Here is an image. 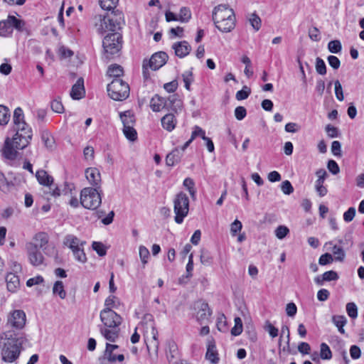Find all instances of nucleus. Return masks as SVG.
<instances>
[{"instance_id":"obj_51","label":"nucleus","mask_w":364,"mask_h":364,"mask_svg":"<svg viewBox=\"0 0 364 364\" xmlns=\"http://www.w3.org/2000/svg\"><path fill=\"white\" fill-rule=\"evenodd\" d=\"M316 70L320 75H325L326 73V66L324 61L320 58H317L316 61Z\"/></svg>"},{"instance_id":"obj_5","label":"nucleus","mask_w":364,"mask_h":364,"mask_svg":"<svg viewBox=\"0 0 364 364\" xmlns=\"http://www.w3.org/2000/svg\"><path fill=\"white\" fill-rule=\"evenodd\" d=\"M107 92L109 97L116 101L126 100L129 95V85L120 78H114L107 85Z\"/></svg>"},{"instance_id":"obj_35","label":"nucleus","mask_w":364,"mask_h":364,"mask_svg":"<svg viewBox=\"0 0 364 364\" xmlns=\"http://www.w3.org/2000/svg\"><path fill=\"white\" fill-rule=\"evenodd\" d=\"M14 127L20 124L21 122H25L24 114L21 107H17L14 109L13 115Z\"/></svg>"},{"instance_id":"obj_34","label":"nucleus","mask_w":364,"mask_h":364,"mask_svg":"<svg viewBox=\"0 0 364 364\" xmlns=\"http://www.w3.org/2000/svg\"><path fill=\"white\" fill-rule=\"evenodd\" d=\"M53 294L58 295L62 299L66 297V291L64 289V285L62 281H57L55 282L53 287Z\"/></svg>"},{"instance_id":"obj_14","label":"nucleus","mask_w":364,"mask_h":364,"mask_svg":"<svg viewBox=\"0 0 364 364\" xmlns=\"http://www.w3.org/2000/svg\"><path fill=\"white\" fill-rule=\"evenodd\" d=\"M26 249L29 262L32 265L37 267L43 264L44 257L40 249H36L32 245H26Z\"/></svg>"},{"instance_id":"obj_2","label":"nucleus","mask_w":364,"mask_h":364,"mask_svg":"<svg viewBox=\"0 0 364 364\" xmlns=\"http://www.w3.org/2000/svg\"><path fill=\"white\" fill-rule=\"evenodd\" d=\"M102 326L100 327L102 336L109 342H115L119 338L122 318L112 309H103L100 314Z\"/></svg>"},{"instance_id":"obj_25","label":"nucleus","mask_w":364,"mask_h":364,"mask_svg":"<svg viewBox=\"0 0 364 364\" xmlns=\"http://www.w3.org/2000/svg\"><path fill=\"white\" fill-rule=\"evenodd\" d=\"M36 176L40 184L46 186H53V178L46 171L39 170L36 172Z\"/></svg>"},{"instance_id":"obj_48","label":"nucleus","mask_w":364,"mask_h":364,"mask_svg":"<svg viewBox=\"0 0 364 364\" xmlns=\"http://www.w3.org/2000/svg\"><path fill=\"white\" fill-rule=\"evenodd\" d=\"M346 311L348 315L352 318H355L358 316V308L355 303L350 302L346 304Z\"/></svg>"},{"instance_id":"obj_46","label":"nucleus","mask_w":364,"mask_h":364,"mask_svg":"<svg viewBox=\"0 0 364 364\" xmlns=\"http://www.w3.org/2000/svg\"><path fill=\"white\" fill-rule=\"evenodd\" d=\"M274 232L276 237L279 240H282L288 235L289 230L287 226L279 225Z\"/></svg>"},{"instance_id":"obj_55","label":"nucleus","mask_w":364,"mask_h":364,"mask_svg":"<svg viewBox=\"0 0 364 364\" xmlns=\"http://www.w3.org/2000/svg\"><path fill=\"white\" fill-rule=\"evenodd\" d=\"M333 255L330 253H325L322 255L318 259V263L320 265L324 266L328 264H331L333 261Z\"/></svg>"},{"instance_id":"obj_8","label":"nucleus","mask_w":364,"mask_h":364,"mask_svg":"<svg viewBox=\"0 0 364 364\" xmlns=\"http://www.w3.org/2000/svg\"><path fill=\"white\" fill-rule=\"evenodd\" d=\"M26 323V313L21 309L13 310L9 313L6 320V326L11 328V331L16 333V331L22 330Z\"/></svg>"},{"instance_id":"obj_22","label":"nucleus","mask_w":364,"mask_h":364,"mask_svg":"<svg viewBox=\"0 0 364 364\" xmlns=\"http://www.w3.org/2000/svg\"><path fill=\"white\" fill-rule=\"evenodd\" d=\"M325 246H329L331 247L334 260L338 262H343L346 257V252L341 245H337L333 244V242L330 241L326 242Z\"/></svg>"},{"instance_id":"obj_36","label":"nucleus","mask_w":364,"mask_h":364,"mask_svg":"<svg viewBox=\"0 0 364 364\" xmlns=\"http://www.w3.org/2000/svg\"><path fill=\"white\" fill-rule=\"evenodd\" d=\"M107 74L110 77H114L115 78H119L123 74V69L122 66L114 64L112 65L109 67L107 70Z\"/></svg>"},{"instance_id":"obj_7","label":"nucleus","mask_w":364,"mask_h":364,"mask_svg":"<svg viewBox=\"0 0 364 364\" xmlns=\"http://www.w3.org/2000/svg\"><path fill=\"white\" fill-rule=\"evenodd\" d=\"M175 221L178 224L183 223L189 210V199L183 192L178 193L173 200Z\"/></svg>"},{"instance_id":"obj_60","label":"nucleus","mask_w":364,"mask_h":364,"mask_svg":"<svg viewBox=\"0 0 364 364\" xmlns=\"http://www.w3.org/2000/svg\"><path fill=\"white\" fill-rule=\"evenodd\" d=\"M331 152L336 156H341V144L338 141H333L332 142Z\"/></svg>"},{"instance_id":"obj_30","label":"nucleus","mask_w":364,"mask_h":364,"mask_svg":"<svg viewBox=\"0 0 364 364\" xmlns=\"http://www.w3.org/2000/svg\"><path fill=\"white\" fill-rule=\"evenodd\" d=\"M200 136L202 139H204L205 136V132L198 126H195L193 127V131L192 132L191 139L187 141L184 145L181 147V151H183L185 149L190 145V144L197 137Z\"/></svg>"},{"instance_id":"obj_63","label":"nucleus","mask_w":364,"mask_h":364,"mask_svg":"<svg viewBox=\"0 0 364 364\" xmlns=\"http://www.w3.org/2000/svg\"><path fill=\"white\" fill-rule=\"evenodd\" d=\"M328 169L333 174L336 175L339 173L340 168L334 160H329L327 165Z\"/></svg>"},{"instance_id":"obj_39","label":"nucleus","mask_w":364,"mask_h":364,"mask_svg":"<svg viewBox=\"0 0 364 364\" xmlns=\"http://www.w3.org/2000/svg\"><path fill=\"white\" fill-rule=\"evenodd\" d=\"M178 17L179 21L188 22L191 18V12L188 8L182 7Z\"/></svg>"},{"instance_id":"obj_1","label":"nucleus","mask_w":364,"mask_h":364,"mask_svg":"<svg viewBox=\"0 0 364 364\" xmlns=\"http://www.w3.org/2000/svg\"><path fill=\"white\" fill-rule=\"evenodd\" d=\"M16 132L12 139L6 138L2 149L3 156L10 160L16 159L18 149H23L30 143L33 133L31 127L25 122L14 127Z\"/></svg>"},{"instance_id":"obj_38","label":"nucleus","mask_w":364,"mask_h":364,"mask_svg":"<svg viewBox=\"0 0 364 364\" xmlns=\"http://www.w3.org/2000/svg\"><path fill=\"white\" fill-rule=\"evenodd\" d=\"M139 254L140 259L143 264V267H144L145 265L147 264L148 259L150 256L149 251L145 246L141 245V246H139Z\"/></svg>"},{"instance_id":"obj_28","label":"nucleus","mask_w":364,"mask_h":364,"mask_svg":"<svg viewBox=\"0 0 364 364\" xmlns=\"http://www.w3.org/2000/svg\"><path fill=\"white\" fill-rule=\"evenodd\" d=\"M119 117L123 124V127L134 126L136 120L134 114L132 111L127 110L124 112H120Z\"/></svg>"},{"instance_id":"obj_10","label":"nucleus","mask_w":364,"mask_h":364,"mask_svg":"<svg viewBox=\"0 0 364 364\" xmlns=\"http://www.w3.org/2000/svg\"><path fill=\"white\" fill-rule=\"evenodd\" d=\"M168 55L165 52H157L153 54L146 63L145 60L143 63V73L146 75L147 67H149L153 70H156L161 68L166 63Z\"/></svg>"},{"instance_id":"obj_11","label":"nucleus","mask_w":364,"mask_h":364,"mask_svg":"<svg viewBox=\"0 0 364 364\" xmlns=\"http://www.w3.org/2000/svg\"><path fill=\"white\" fill-rule=\"evenodd\" d=\"M95 27L100 34H103L107 31H114L116 26L112 20L108 16L103 15H96L94 18Z\"/></svg>"},{"instance_id":"obj_17","label":"nucleus","mask_w":364,"mask_h":364,"mask_svg":"<svg viewBox=\"0 0 364 364\" xmlns=\"http://www.w3.org/2000/svg\"><path fill=\"white\" fill-rule=\"evenodd\" d=\"M6 282V288L11 293L16 292L20 287V279L16 274L9 272L5 278Z\"/></svg>"},{"instance_id":"obj_24","label":"nucleus","mask_w":364,"mask_h":364,"mask_svg":"<svg viewBox=\"0 0 364 364\" xmlns=\"http://www.w3.org/2000/svg\"><path fill=\"white\" fill-rule=\"evenodd\" d=\"M161 125L164 129H166L168 132L172 131L176 125V119L175 116L172 113H169L166 114L161 118Z\"/></svg>"},{"instance_id":"obj_23","label":"nucleus","mask_w":364,"mask_h":364,"mask_svg":"<svg viewBox=\"0 0 364 364\" xmlns=\"http://www.w3.org/2000/svg\"><path fill=\"white\" fill-rule=\"evenodd\" d=\"M166 99L159 96L154 95L150 101V107L153 112H160L163 109H166Z\"/></svg>"},{"instance_id":"obj_9","label":"nucleus","mask_w":364,"mask_h":364,"mask_svg":"<svg viewBox=\"0 0 364 364\" xmlns=\"http://www.w3.org/2000/svg\"><path fill=\"white\" fill-rule=\"evenodd\" d=\"M24 23L14 16H9L7 19L0 21V36L7 37L13 32V28L21 30Z\"/></svg>"},{"instance_id":"obj_12","label":"nucleus","mask_w":364,"mask_h":364,"mask_svg":"<svg viewBox=\"0 0 364 364\" xmlns=\"http://www.w3.org/2000/svg\"><path fill=\"white\" fill-rule=\"evenodd\" d=\"M196 318L200 324L208 323L211 316V311L207 303L198 301L196 304Z\"/></svg>"},{"instance_id":"obj_18","label":"nucleus","mask_w":364,"mask_h":364,"mask_svg":"<svg viewBox=\"0 0 364 364\" xmlns=\"http://www.w3.org/2000/svg\"><path fill=\"white\" fill-rule=\"evenodd\" d=\"M85 94L84 80L80 77L77 80L75 84L73 85L70 91V97L73 100H80L85 96Z\"/></svg>"},{"instance_id":"obj_41","label":"nucleus","mask_w":364,"mask_h":364,"mask_svg":"<svg viewBox=\"0 0 364 364\" xmlns=\"http://www.w3.org/2000/svg\"><path fill=\"white\" fill-rule=\"evenodd\" d=\"M119 0H100V5L104 10L110 11L115 8Z\"/></svg>"},{"instance_id":"obj_32","label":"nucleus","mask_w":364,"mask_h":364,"mask_svg":"<svg viewBox=\"0 0 364 364\" xmlns=\"http://www.w3.org/2000/svg\"><path fill=\"white\" fill-rule=\"evenodd\" d=\"M247 20L255 31L260 29L262 21L260 17L255 12L248 14Z\"/></svg>"},{"instance_id":"obj_29","label":"nucleus","mask_w":364,"mask_h":364,"mask_svg":"<svg viewBox=\"0 0 364 364\" xmlns=\"http://www.w3.org/2000/svg\"><path fill=\"white\" fill-rule=\"evenodd\" d=\"M205 358L213 364L218 363L219 358L214 342L208 343Z\"/></svg>"},{"instance_id":"obj_44","label":"nucleus","mask_w":364,"mask_h":364,"mask_svg":"<svg viewBox=\"0 0 364 364\" xmlns=\"http://www.w3.org/2000/svg\"><path fill=\"white\" fill-rule=\"evenodd\" d=\"M328 49L332 53H340L342 49L341 43L338 40L331 41L328 44Z\"/></svg>"},{"instance_id":"obj_61","label":"nucleus","mask_w":364,"mask_h":364,"mask_svg":"<svg viewBox=\"0 0 364 364\" xmlns=\"http://www.w3.org/2000/svg\"><path fill=\"white\" fill-rule=\"evenodd\" d=\"M247 114L246 109L244 107L239 106L235 109V116L237 120L243 119Z\"/></svg>"},{"instance_id":"obj_49","label":"nucleus","mask_w":364,"mask_h":364,"mask_svg":"<svg viewBox=\"0 0 364 364\" xmlns=\"http://www.w3.org/2000/svg\"><path fill=\"white\" fill-rule=\"evenodd\" d=\"M251 93V90L247 86H244L242 90L237 92L235 97L237 100L247 99Z\"/></svg>"},{"instance_id":"obj_19","label":"nucleus","mask_w":364,"mask_h":364,"mask_svg":"<svg viewBox=\"0 0 364 364\" xmlns=\"http://www.w3.org/2000/svg\"><path fill=\"white\" fill-rule=\"evenodd\" d=\"M48 242V236L45 232H38L33 237L32 241L26 245H32L36 249H44Z\"/></svg>"},{"instance_id":"obj_57","label":"nucleus","mask_w":364,"mask_h":364,"mask_svg":"<svg viewBox=\"0 0 364 364\" xmlns=\"http://www.w3.org/2000/svg\"><path fill=\"white\" fill-rule=\"evenodd\" d=\"M322 275L323 279H325L326 282L336 281L338 279L337 272L333 270L327 271Z\"/></svg>"},{"instance_id":"obj_40","label":"nucleus","mask_w":364,"mask_h":364,"mask_svg":"<svg viewBox=\"0 0 364 364\" xmlns=\"http://www.w3.org/2000/svg\"><path fill=\"white\" fill-rule=\"evenodd\" d=\"M183 81L184 82V86L187 90H191V85L193 81V73L190 70L185 71L182 74Z\"/></svg>"},{"instance_id":"obj_59","label":"nucleus","mask_w":364,"mask_h":364,"mask_svg":"<svg viewBox=\"0 0 364 364\" xmlns=\"http://www.w3.org/2000/svg\"><path fill=\"white\" fill-rule=\"evenodd\" d=\"M332 321L336 327H343L346 324L347 320L344 316H333Z\"/></svg>"},{"instance_id":"obj_37","label":"nucleus","mask_w":364,"mask_h":364,"mask_svg":"<svg viewBox=\"0 0 364 364\" xmlns=\"http://www.w3.org/2000/svg\"><path fill=\"white\" fill-rule=\"evenodd\" d=\"M123 133L126 138L129 141H134L137 138V133L134 126H128L123 127Z\"/></svg>"},{"instance_id":"obj_53","label":"nucleus","mask_w":364,"mask_h":364,"mask_svg":"<svg viewBox=\"0 0 364 364\" xmlns=\"http://www.w3.org/2000/svg\"><path fill=\"white\" fill-rule=\"evenodd\" d=\"M334 87L335 94L337 100L339 101H343L344 99V96L343 92V88L339 80H337L334 82Z\"/></svg>"},{"instance_id":"obj_45","label":"nucleus","mask_w":364,"mask_h":364,"mask_svg":"<svg viewBox=\"0 0 364 364\" xmlns=\"http://www.w3.org/2000/svg\"><path fill=\"white\" fill-rule=\"evenodd\" d=\"M73 253L75 259L78 262L85 263L87 261V257L82 247L73 251Z\"/></svg>"},{"instance_id":"obj_54","label":"nucleus","mask_w":364,"mask_h":364,"mask_svg":"<svg viewBox=\"0 0 364 364\" xmlns=\"http://www.w3.org/2000/svg\"><path fill=\"white\" fill-rule=\"evenodd\" d=\"M92 247V249L96 251L100 256H105L106 255L105 247L102 242H93Z\"/></svg>"},{"instance_id":"obj_31","label":"nucleus","mask_w":364,"mask_h":364,"mask_svg":"<svg viewBox=\"0 0 364 364\" xmlns=\"http://www.w3.org/2000/svg\"><path fill=\"white\" fill-rule=\"evenodd\" d=\"M41 140L44 144V146L48 149H53L54 148L55 141L51 134L46 129L42 130L41 132Z\"/></svg>"},{"instance_id":"obj_64","label":"nucleus","mask_w":364,"mask_h":364,"mask_svg":"<svg viewBox=\"0 0 364 364\" xmlns=\"http://www.w3.org/2000/svg\"><path fill=\"white\" fill-rule=\"evenodd\" d=\"M328 62L330 66L335 70H337L341 65L340 60L335 55H329L328 57Z\"/></svg>"},{"instance_id":"obj_3","label":"nucleus","mask_w":364,"mask_h":364,"mask_svg":"<svg viewBox=\"0 0 364 364\" xmlns=\"http://www.w3.org/2000/svg\"><path fill=\"white\" fill-rule=\"evenodd\" d=\"M20 338L12 331H7L0 336L2 360L5 362L14 361L20 354Z\"/></svg>"},{"instance_id":"obj_43","label":"nucleus","mask_w":364,"mask_h":364,"mask_svg":"<svg viewBox=\"0 0 364 364\" xmlns=\"http://www.w3.org/2000/svg\"><path fill=\"white\" fill-rule=\"evenodd\" d=\"M235 326L231 330V333L233 336H239L242 332V322L240 317H235Z\"/></svg>"},{"instance_id":"obj_16","label":"nucleus","mask_w":364,"mask_h":364,"mask_svg":"<svg viewBox=\"0 0 364 364\" xmlns=\"http://www.w3.org/2000/svg\"><path fill=\"white\" fill-rule=\"evenodd\" d=\"M172 48L174 50L176 55L181 58L188 55L191 50V46L186 41L173 43Z\"/></svg>"},{"instance_id":"obj_50","label":"nucleus","mask_w":364,"mask_h":364,"mask_svg":"<svg viewBox=\"0 0 364 364\" xmlns=\"http://www.w3.org/2000/svg\"><path fill=\"white\" fill-rule=\"evenodd\" d=\"M50 107L52 110L56 113L61 114L64 112V107L61 101L58 99L53 100L51 102Z\"/></svg>"},{"instance_id":"obj_26","label":"nucleus","mask_w":364,"mask_h":364,"mask_svg":"<svg viewBox=\"0 0 364 364\" xmlns=\"http://www.w3.org/2000/svg\"><path fill=\"white\" fill-rule=\"evenodd\" d=\"M166 109L177 112L182 106V102L176 95L169 96L166 99Z\"/></svg>"},{"instance_id":"obj_47","label":"nucleus","mask_w":364,"mask_h":364,"mask_svg":"<svg viewBox=\"0 0 364 364\" xmlns=\"http://www.w3.org/2000/svg\"><path fill=\"white\" fill-rule=\"evenodd\" d=\"M183 186L188 189L190 195L193 198L196 195V189L194 188L195 183L191 178H186L183 181Z\"/></svg>"},{"instance_id":"obj_27","label":"nucleus","mask_w":364,"mask_h":364,"mask_svg":"<svg viewBox=\"0 0 364 364\" xmlns=\"http://www.w3.org/2000/svg\"><path fill=\"white\" fill-rule=\"evenodd\" d=\"M182 152L176 148L171 153H169L166 157V164L167 166H173L176 164H178L182 157Z\"/></svg>"},{"instance_id":"obj_56","label":"nucleus","mask_w":364,"mask_h":364,"mask_svg":"<svg viewBox=\"0 0 364 364\" xmlns=\"http://www.w3.org/2000/svg\"><path fill=\"white\" fill-rule=\"evenodd\" d=\"M242 228V223L236 219L230 225V233L232 236H235L237 232L241 231Z\"/></svg>"},{"instance_id":"obj_58","label":"nucleus","mask_w":364,"mask_h":364,"mask_svg":"<svg viewBox=\"0 0 364 364\" xmlns=\"http://www.w3.org/2000/svg\"><path fill=\"white\" fill-rule=\"evenodd\" d=\"M281 189L282 192L286 195H290L294 192V188L291 183L286 180L282 183Z\"/></svg>"},{"instance_id":"obj_62","label":"nucleus","mask_w":364,"mask_h":364,"mask_svg":"<svg viewBox=\"0 0 364 364\" xmlns=\"http://www.w3.org/2000/svg\"><path fill=\"white\" fill-rule=\"evenodd\" d=\"M355 215V208L353 207L349 208L347 211L343 214V220L349 223L353 220Z\"/></svg>"},{"instance_id":"obj_33","label":"nucleus","mask_w":364,"mask_h":364,"mask_svg":"<svg viewBox=\"0 0 364 364\" xmlns=\"http://www.w3.org/2000/svg\"><path fill=\"white\" fill-rule=\"evenodd\" d=\"M10 117L9 109L4 105H0V125H6L10 120Z\"/></svg>"},{"instance_id":"obj_21","label":"nucleus","mask_w":364,"mask_h":364,"mask_svg":"<svg viewBox=\"0 0 364 364\" xmlns=\"http://www.w3.org/2000/svg\"><path fill=\"white\" fill-rule=\"evenodd\" d=\"M85 242L81 241L77 237L73 235H68L63 240V245L69 247L72 252L83 247Z\"/></svg>"},{"instance_id":"obj_52","label":"nucleus","mask_w":364,"mask_h":364,"mask_svg":"<svg viewBox=\"0 0 364 364\" xmlns=\"http://www.w3.org/2000/svg\"><path fill=\"white\" fill-rule=\"evenodd\" d=\"M117 299L114 296H108L105 301V309H112L117 308L118 304H117Z\"/></svg>"},{"instance_id":"obj_15","label":"nucleus","mask_w":364,"mask_h":364,"mask_svg":"<svg viewBox=\"0 0 364 364\" xmlns=\"http://www.w3.org/2000/svg\"><path fill=\"white\" fill-rule=\"evenodd\" d=\"M85 177L95 188L100 189L101 175L100 171L95 167H90L85 170Z\"/></svg>"},{"instance_id":"obj_13","label":"nucleus","mask_w":364,"mask_h":364,"mask_svg":"<svg viewBox=\"0 0 364 364\" xmlns=\"http://www.w3.org/2000/svg\"><path fill=\"white\" fill-rule=\"evenodd\" d=\"M234 11L230 9L227 4H220L215 7L213 12V21H218L224 18H234Z\"/></svg>"},{"instance_id":"obj_4","label":"nucleus","mask_w":364,"mask_h":364,"mask_svg":"<svg viewBox=\"0 0 364 364\" xmlns=\"http://www.w3.org/2000/svg\"><path fill=\"white\" fill-rule=\"evenodd\" d=\"M80 204L86 209L96 210L102 203L100 188H84L80 192Z\"/></svg>"},{"instance_id":"obj_42","label":"nucleus","mask_w":364,"mask_h":364,"mask_svg":"<svg viewBox=\"0 0 364 364\" xmlns=\"http://www.w3.org/2000/svg\"><path fill=\"white\" fill-rule=\"evenodd\" d=\"M321 358L323 360H329L332 358V353L328 346L323 343L321 344Z\"/></svg>"},{"instance_id":"obj_20","label":"nucleus","mask_w":364,"mask_h":364,"mask_svg":"<svg viewBox=\"0 0 364 364\" xmlns=\"http://www.w3.org/2000/svg\"><path fill=\"white\" fill-rule=\"evenodd\" d=\"M215 26L223 33L231 31L235 26V17L215 21Z\"/></svg>"},{"instance_id":"obj_6","label":"nucleus","mask_w":364,"mask_h":364,"mask_svg":"<svg viewBox=\"0 0 364 364\" xmlns=\"http://www.w3.org/2000/svg\"><path fill=\"white\" fill-rule=\"evenodd\" d=\"M122 36L118 33L107 34L103 39L102 47L107 58L117 54L122 48Z\"/></svg>"}]
</instances>
